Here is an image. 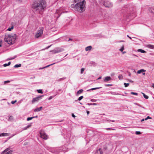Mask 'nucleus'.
Segmentation results:
<instances>
[{"label": "nucleus", "instance_id": "18", "mask_svg": "<svg viewBox=\"0 0 154 154\" xmlns=\"http://www.w3.org/2000/svg\"><path fill=\"white\" fill-rule=\"evenodd\" d=\"M137 51L140 52L142 53H145L146 52L144 50H143L142 49H138L137 50Z\"/></svg>", "mask_w": 154, "mask_h": 154}, {"label": "nucleus", "instance_id": "24", "mask_svg": "<svg viewBox=\"0 0 154 154\" xmlns=\"http://www.w3.org/2000/svg\"><path fill=\"white\" fill-rule=\"evenodd\" d=\"M142 94H143L144 98L146 99H147L149 97L148 96L146 95L144 93H142Z\"/></svg>", "mask_w": 154, "mask_h": 154}, {"label": "nucleus", "instance_id": "43", "mask_svg": "<svg viewBox=\"0 0 154 154\" xmlns=\"http://www.w3.org/2000/svg\"><path fill=\"white\" fill-rule=\"evenodd\" d=\"M152 85L151 86V87L154 88V83H152Z\"/></svg>", "mask_w": 154, "mask_h": 154}, {"label": "nucleus", "instance_id": "48", "mask_svg": "<svg viewBox=\"0 0 154 154\" xmlns=\"http://www.w3.org/2000/svg\"><path fill=\"white\" fill-rule=\"evenodd\" d=\"M2 136H3V137H4L5 136V133H2Z\"/></svg>", "mask_w": 154, "mask_h": 154}, {"label": "nucleus", "instance_id": "46", "mask_svg": "<svg viewBox=\"0 0 154 154\" xmlns=\"http://www.w3.org/2000/svg\"><path fill=\"white\" fill-rule=\"evenodd\" d=\"M111 85H112L111 84H107L106 85V86H111Z\"/></svg>", "mask_w": 154, "mask_h": 154}, {"label": "nucleus", "instance_id": "12", "mask_svg": "<svg viewBox=\"0 0 154 154\" xmlns=\"http://www.w3.org/2000/svg\"><path fill=\"white\" fill-rule=\"evenodd\" d=\"M146 47L149 48L151 49H154V45L149 44L147 45H146Z\"/></svg>", "mask_w": 154, "mask_h": 154}, {"label": "nucleus", "instance_id": "38", "mask_svg": "<svg viewBox=\"0 0 154 154\" xmlns=\"http://www.w3.org/2000/svg\"><path fill=\"white\" fill-rule=\"evenodd\" d=\"M16 102H17V100H14V101H11V103L12 104H14Z\"/></svg>", "mask_w": 154, "mask_h": 154}, {"label": "nucleus", "instance_id": "19", "mask_svg": "<svg viewBox=\"0 0 154 154\" xmlns=\"http://www.w3.org/2000/svg\"><path fill=\"white\" fill-rule=\"evenodd\" d=\"M31 126V124L28 125L26 127H25L23 128V130H26L28 128L30 127Z\"/></svg>", "mask_w": 154, "mask_h": 154}, {"label": "nucleus", "instance_id": "42", "mask_svg": "<svg viewBox=\"0 0 154 154\" xmlns=\"http://www.w3.org/2000/svg\"><path fill=\"white\" fill-rule=\"evenodd\" d=\"M106 129L107 130H114V129L111 128H106Z\"/></svg>", "mask_w": 154, "mask_h": 154}, {"label": "nucleus", "instance_id": "1", "mask_svg": "<svg viewBox=\"0 0 154 154\" xmlns=\"http://www.w3.org/2000/svg\"><path fill=\"white\" fill-rule=\"evenodd\" d=\"M46 7V2L43 0L35 1L32 5L34 11L40 14L42 13Z\"/></svg>", "mask_w": 154, "mask_h": 154}, {"label": "nucleus", "instance_id": "2", "mask_svg": "<svg viewBox=\"0 0 154 154\" xmlns=\"http://www.w3.org/2000/svg\"><path fill=\"white\" fill-rule=\"evenodd\" d=\"M74 2L76 3L75 5L73 4L71 5V6L72 8L75 7L79 12H82L85 10L86 2L84 0H74Z\"/></svg>", "mask_w": 154, "mask_h": 154}, {"label": "nucleus", "instance_id": "32", "mask_svg": "<svg viewBox=\"0 0 154 154\" xmlns=\"http://www.w3.org/2000/svg\"><path fill=\"white\" fill-rule=\"evenodd\" d=\"M14 28V27L13 26H12L11 27V28H9L8 29H7V30H8V31H11L12 29H13Z\"/></svg>", "mask_w": 154, "mask_h": 154}, {"label": "nucleus", "instance_id": "33", "mask_svg": "<svg viewBox=\"0 0 154 154\" xmlns=\"http://www.w3.org/2000/svg\"><path fill=\"white\" fill-rule=\"evenodd\" d=\"M124 85H125V87H127L129 85V83H124Z\"/></svg>", "mask_w": 154, "mask_h": 154}, {"label": "nucleus", "instance_id": "36", "mask_svg": "<svg viewBox=\"0 0 154 154\" xmlns=\"http://www.w3.org/2000/svg\"><path fill=\"white\" fill-rule=\"evenodd\" d=\"M131 94L133 95H138V94L137 93L134 92H131Z\"/></svg>", "mask_w": 154, "mask_h": 154}, {"label": "nucleus", "instance_id": "29", "mask_svg": "<svg viewBox=\"0 0 154 154\" xmlns=\"http://www.w3.org/2000/svg\"><path fill=\"white\" fill-rule=\"evenodd\" d=\"M109 93L111 94H112L113 95H119V94L118 93H116L115 92H110Z\"/></svg>", "mask_w": 154, "mask_h": 154}, {"label": "nucleus", "instance_id": "61", "mask_svg": "<svg viewBox=\"0 0 154 154\" xmlns=\"http://www.w3.org/2000/svg\"><path fill=\"white\" fill-rule=\"evenodd\" d=\"M144 120H145L144 119H143L141 120V122L143 121Z\"/></svg>", "mask_w": 154, "mask_h": 154}, {"label": "nucleus", "instance_id": "59", "mask_svg": "<svg viewBox=\"0 0 154 154\" xmlns=\"http://www.w3.org/2000/svg\"><path fill=\"white\" fill-rule=\"evenodd\" d=\"M125 42V41L123 40H121V41H119V42Z\"/></svg>", "mask_w": 154, "mask_h": 154}, {"label": "nucleus", "instance_id": "28", "mask_svg": "<svg viewBox=\"0 0 154 154\" xmlns=\"http://www.w3.org/2000/svg\"><path fill=\"white\" fill-rule=\"evenodd\" d=\"M118 78L120 80H121L123 79V77L122 75H119L118 76Z\"/></svg>", "mask_w": 154, "mask_h": 154}, {"label": "nucleus", "instance_id": "3", "mask_svg": "<svg viewBox=\"0 0 154 154\" xmlns=\"http://www.w3.org/2000/svg\"><path fill=\"white\" fill-rule=\"evenodd\" d=\"M16 39V36L15 35H12L11 34H8L5 35L4 40L9 45H11L14 43Z\"/></svg>", "mask_w": 154, "mask_h": 154}, {"label": "nucleus", "instance_id": "6", "mask_svg": "<svg viewBox=\"0 0 154 154\" xmlns=\"http://www.w3.org/2000/svg\"><path fill=\"white\" fill-rule=\"evenodd\" d=\"M43 29L41 28L39 30H38L35 35V37L36 38H38L40 37L43 33Z\"/></svg>", "mask_w": 154, "mask_h": 154}, {"label": "nucleus", "instance_id": "53", "mask_svg": "<svg viewBox=\"0 0 154 154\" xmlns=\"http://www.w3.org/2000/svg\"><path fill=\"white\" fill-rule=\"evenodd\" d=\"M101 76H100L99 77L98 79H97L98 80H99V79H101Z\"/></svg>", "mask_w": 154, "mask_h": 154}, {"label": "nucleus", "instance_id": "25", "mask_svg": "<svg viewBox=\"0 0 154 154\" xmlns=\"http://www.w3.org/2000/svg\"><path fill=\"white\" fill-rule=\"evenodd\" d=\"M149 11L151 13H154V8H151L149 9Z\"/></svg>", "mask_w": 154, "mask_h": 154}, {"label": "nucleus", "instance_id": "44", "mask_svg": "<svg viewBox=\"0 0 154 154\" xmlns=\"http://www.w3.org/2000/svg\"><path fill=\"white\" fill-rule=\"evenodd\" d=\"M51 46V45L49 46H48L47 47H46L45 49H48V48H49Z\"/></svg>", "mask_w": 154, "mask_h": 154}, {"label": "nucleus", "instance_id": "15", "mask_svg": "<svg viewBox=\"0 0 154 154\" xmlns=\"http://www.w3.org/2000/svg\"><path fill=\"white\" fill-rule=\"evenodd\" d=\"M42 106L40 107L39 108H37L34 110V111L35 112L40 111L42 110Z\"/></svg>", "mask_w": 154, "mask_h": 154}, {"label": "nucleus", "instance_id": "20", "mask_svg": "<svg viewBox=\"0 0 154 154\" xmlns=\"http://www.w3.org/2000/svg\"><path fill=\"white\" fill-rule=\"evenodd\" d=\"M101 88V87H97V88H91L90 89L88 90L87 91H90V90H94L97 89H100Z\"/></svg>", "mask_w": 154, "mask_h": 154}, {"label": "nucleus", "instance_id": "31", "mask_svg": "<svg viewBox=\"0 0 154 154\" xmlns=\"http://www.w3.org/2000/svg\"><path fill=\"white\" fill-rule=\"evenodd\" d=\"M55 63H53L51 64H50V65H48V66H45L44 67H43V68H46L48 67H49V66H51V65H54V64H55Z\"/></svg>", "mask_w": 154, "mask_h": 154}, {"label": "nucleus", "instance_id": "41", "mask_svg": "<svg viewBox=\"0 0 154 154\" xmlns=\"http://www.w3.org/2000/svg\"><path fill=\"white\" fill-rule=\"evenodd\" d=\"M54 97V96H50V97H49L48 98V99L49 100H50L52 98H53Z\"/></svg>", "mask_w": 154, "mask_h": 154}, {"label": "nucleus", "instance_id": "47", "mask_svg": "<svg viewBox=\"0 0 154 154\" xmlns=\"http://www.w3.org/2000/svg\"><path fill=\"white\" fill-rule=\"evenodd\" d=\"M126 53V52L124 51H122V54H123L125 53Z\"/></svg>", "mask_w": 154, "mask_h": 154}, {"label": "nucleus", "instance_id": "63", "mask_svg": "<svg viewBox=\"0 0 154 154\" xmlns=\"http://www.w3.org/2000/svg\"><path fill=\"white\" fill-rule=\"evenodd\" d=\"M71 40H72V39L71 38H69L68 41H70Z\"/></svg>", "mask_w": 154, "mask_h": 154}, {"label": "nucleus", "instance_id": "62", "mask_svg": "<svg viewBox=\"0 0 154 154\" xmlns=\"http://www.w3.org/2000/svg\"><path fill=\"white\" fill-rule=\"evenodd\" d=\"M15 135V134H14L12 136H11V137H9V138H10L11 137H13V136H14Z\"/></svg>", "mask_w": 154, "mask_h": 154}, {"label": "nucleus", "instance_id": "10", "mask_svg": "<svg viewBox=\"0 0 154 154\" xmlns=\"http://www.w3.org/2000/svg\"><path fill=\"white\" fill-rule=\"evenodd\" d=\"M62 13L63 12L61 11V9L57 10L55 14V16L58 18L60 16V14Z\"/></svg>", "mask_w": 154, "mask_h": 154}, {"label": "nucleus", "instance_id": "55", "mask_svg": "<svg viewBox=\"0 0 154 154\" xmlns=\"http://www.w3.org/2000/svg\"><path fill=\"white\" fill-rule=\"evenodd\" d=\"M45 69V68H43V67H42V68H40L39 69Z\"/></svg>", "mask_w": 154, "mask_h": 154}, {"label": "nucleus", "instance_id": "11", "mask_svg": "<svg viewBox=\"0 0 154 154\" xmlns=\"http://www.w3.org/2000/svg\"><path fill=\"white\" fill-rule=\"evenodd\" d=\"M95 154H103V152L102 149L101 148L97 150L95 152Z\"/></svg>", "mask_w": 154, "mask_h": 154}, {"label": "nucleus", "instance_id": "7", "mask_svg": "<svg viewBox=\"0 0 154 154\" xmlns=\"http://www.w3.org/2000/svg\"><path fill=\"white\" fill-rule=\"evenodd\" d=\"M40 134L41 137L45 140H46L48 138V136L44 131H40Z\"/></svg>", "mask_w": 154, "mask_h": 154}, {"label": "nucleus", "instance_id": "64", "mask_svg": "<svg viewBox=\"0 0 154 154\" xmlns=\"http://www.w3.org/2000/svg\"><path fill=\"white\" fill-rule=\"evenodd\" d=\"M63 79V78H61V79H60L59 80V81H60L61 80H62Z\"/></svg>", "mask_w": 154, "mask_h": 154}, {"label": "nucleus", "instance_id": "35", "mask_svg": "<svg viewBox=\"0 0 154 154\" xmlns=\"http://www.w3.org/2000/svg\"><path fill=\"white\" fill-rule=\"evenodd\" d=\"M135 134L137 135H139L141 134V133L140 131H136L135 132Z\"/></svg>", "mask_w": 154, "mask_h": 154}, {"label": "nucleus", "instance_id": "49", "mask_svg": "<svg viewBox=\"0 0 154 154\" xmlns=\"http://www.w3.org/2000/svg\"><path fill=\"white\" fill-rule=\"evenodd\" d=\"M13 119V117L11 116H10L9 118V119Z\"/></svg>", "mask_w": 154, "mask_h": 154}, {"label": "nucleus", "instance_id": "54", "mask_svg": "<svg viewBox=\"0 0 154 154\" xmlns=\"http://www.w3.org/2000/svg\"><path fill=\"white\" fill-rule=\"evenodd\" d=\"M133 56H136V57H138V56H137V55H135V54H133Z\"/></svg>", "mask_w": 154, "mask_h": 154}, {"label": "nucleus", "instance_id": "37", "mask_svg": "<svg viewBox=\"0 0 154 154\" xmlns=\"http://www.w3.org/2000/svg\"><path fill=\"white\" fill-rule=\"evenodd\" d=\"M83 98V96H82L79 97L78 99V100L79 101L81 100Z\"/></svg>", "mask_w": 154, "mask_h": 154}, {"label": "nucleus", "instance_id": "9", "mask_svg": "<svg viewBox=\"0 0 154 154\" xmlns=\"http://www.w3.org/2000/svg\"><path fill=\"white\" fill-rule=\"evenodd\" d=\"M44 95L39 96L37 97L34 98L32 100V103H34L38 101L40 99H41L42 97H43Z\"/></svg>", "mask_w": 154, "mask_h": 154}, {"label": "nucleus", "instance_id": "56", "mask_svg": "<svg viewBox=\"0 0 154 154\" xmlns=\"http://www.w3.org/2000/svg\"><path fill=\"white\" fill-rule=\"evenodd\" d=\"M127 36L129 38H130V39H131V38L128 35H127Z\"/></svg>", "mask_w": 154, "mask_h": 154}, {"label": "nucleus", "instance_id": "34", "mask_svg": "<svg viewBox=\"0 0 154 154\" xmlns=\"http://www.w3.org/2000/svg\"><path fill=\"white\" fill-rule=\"evenodd\" d=\"M85 70L84 68H82L81 69V74H82L83 72Z\"/></svg>", "mask_w": 154, "mask_h": 154}, {"label": "nucleus", "instance_id": "45", "mask_svg": "<svg viewBox=\"0 0 154 154\" xmlns=\"http://www.w3.org/2000/svg\"><path fill=\"white\" fill-rule=\"evenodd\" d=\"M14 58H15V57H14V58H8V60H12V59H14Z\"/></svg>", "mask_w": 154, "mask_h": 154}, {"label": "nucleus", "instance_id": "26", "mask_svg": "<svg viewBox=\"0 0 154 154\" xmlns=\"http://www.w3.org/2000/svg\"><path fill=\"white\" fill-rule=\"evenodd\" d=\"M124 49V45H122L119 50L121 52H122Z\"/></svg>", "mask_w": 154, "mask_h": 154}, {"label": "nucleus", "instance_id": "5", "mask_svg": "<svg viewBox=\"0 0 154 154\" xmlns=\"http://www.w3.org/2000/svg\"><path fill=\"white\" fill-rule=\"evenodd\" d=\"M64 49L62 48L57 47L55 48L54 50L51 51L53 53L55 54L62 52L64 51Z\"/></svg>", "mask_w": 154, "mask_h": 154}, {"label": "nucleus", "instance_id": "27", "mask_svg": "<svg viewBox=\"0 0 154 154\" xmlns=\"http://www.w3.org/2000/svg\"><path fill=\"white\" fill-rule=\"evenodd\" d=\"M37 91L38 93L41 94L43 93V92L42 91V89L37 90Z\"/></svg>", "mask_w": 154, "mask_h": 154}, {"label": "nucleus", "instance_id": "4", "mask_svg": "<svg viewBox=\"0 0 154 154\" xmlns=\"http://www.w3.org/2000/svg\"><path fill=\"white\" fill-rule=\"evenodd\" d=\"M101 2L106 7H111L112 5V4L108 0H102Z\"/></svg>", "mask_w": 154, "mask_h": 154}, {"label": "nucleus", "instance_id": "21", "mask_svg": "<svg viewBox=\"0 0 154 154\" xmlns=\"http://www.w3.org/2000/svg\"><path fill=\"white\" fill-rule=\"evenodd\" d=\"M21 64H16L15 65L14 67V68H17L21 67Z\"/></svg>", "mask_w": 154, "mask_h": 154}, {"label": "nucleus", "instance_id": "39", "mask_svg": "<svg viewBox=\"0 0 154 154\" xmlns=\"http://www.w3.org/2000/svg\"><path fill=\"white\" fill-rule=\"evenodd\" d=\"M151 118L149 116H148L145 119V120H146L148 119H151Z\"/></svg>", "mask_w": 154, "mask_h": 154}, {"label": "nucleus", "instance_id": "23", "mask_svg": "<svg viewBox=\"0 0 154 154\" xmlns=\"http://www.w3.org/2000/svg\"><path fill=\"white\" fill-rule=\"evenodd\" d=\"M60 151H57V150H56L54 152V153H58L60 151H65V150H64L63 149H60Z\"/></svg>", "mask_w": 154, "mask_h": 154}, {"label": "nucleus", "instance_id": "14", "mask_svg": "<svg viewBox=\"0 0 154 154\" xmlns=\"http://www.w3.org/2000/svg\"><path fill=\"white\" fill-rule=\"evenodd\" d=\"M92 47L91 46H88L86 47L85 50L86 51H90L92 49Z\"/></svg>", "mask_w": 154, "mask_h": 154}, {"label": "nucleus", "instance_id": "30", "mask_svg": "<svg viewBox=\"0 0 154 154\" xmlns=\"http://www.w3.org/2000/svg\"><path fill=\"white\" fill-rule=\"evenodd\" d=\"M34 118V117H28L27 119V121H30V120H32V119H33Z\"/></svg>", "mask_w": 154, "mask_h": 154}, {"label": "nucleus", "instance_id": "51", "mask_svg": "<svg viewBox=\"0 0 154 154\" xmlns=\"http://www.w3.org/2000/svg\"><path fill=\"white\" fill-rule=\"evenodd\" d=\"M2 41H0V47H1L2 46L1 44H2Z\"/></svg>", "mask_w": 154, "mask_h": 154}, {"label": "nucleus", "instance_id": "58", "mask_svg": "<svg viewBox=\"0 0 154 154\" xmlns=\"http://www.w3.org/2000/svg\"><path fill=\"white\" fill-rule=\"evenodd\" d=\"M10 82V81H6L5 82H7V83L9 82Z\"/></svg>", "mask_w": 154, "mask_h": 154}, {"label": "nucleus", "instance_id": "57", "mask_svg": "<svg viewBox=\"0 0 154 154\" xmlns=\"http://www.w3.org/2000/svg\"><path fill=\"white\" fill-rule=\"evenodd\" d=\"M128 81L131 82H133V81H132L131 80H129Z\"/></svg>", "mask_w": 154, "mask_h": 154}, {"label": "nucleus", "instance_id": "52", "mask_svg": "<svg viewBox=\"0 0 154 154\" xmlns=\"http://www.w3.org/2000/svg\"><path fill=\"white\" fill-rule=\"evenodd\" d=\"M107 122H110L111 121V120H107Z\"/></svg>", "mask_w": 154, "mask_h": 154}, {"label": "nucleus", "instance_id": "13", "mask_svg": "<svg viewBox=\"0 0 154 154\" xmlns=\"http://www.w3.org/2000/svg\"><path fill=\"white\" fill-rule=\"evenodd\" d=\"M111 79V78L109 76H106L104 78V81L105 82H107L109 80Z\"/></svg>", "mask_w": 154, "mask_h": 154}, {"label": "nucleus", "instance_id": "22", "mask_svg": "<svg viewBox=\"0 0 154 154\" xmlns=\"http://www.w3.org/2000/svg\"><path fill=\"white\" fill-rule=\"evenodd\" d=\"M11 62H9L8 63H5L3 65V66L4 67H6L7 66H8L11 64Z\"/></svg>", "mask_w": 154, "mask_h": 154}, {"label": "nucleus", "instance_id": "60", "mask_svg": "<svg viewBox=\"0 0 154 154\" xmlns=\"http://www.w3.org/2000/svg\"><path fill=\"white\" fill-rule=\"evenodd\" d=\"M87 114L88 115L89 113V111H87Z\"/></svg>", "mask_w": 154, "mask_h": 154}, {"label": "nucleus", "instance_id": "16", "mask_svg": "<svg viewBox=\"0 0 154 154\" xmlns=\"http://www.w3.org/2000/svg\"><path fill=\"white\" fill-rule=\"evenodd\" d=\"M83 89H80L76 93V95H78L79 94H81L83 92Z\"/></svg>", "mask_w": 154, "mask_h": 154}, {"label": "nucleus", "instance_id": "50", "mask_svg": "<svg viewBox=\"0 0 154 154\" xmlns=\"http://www.w3.org/2000/svg\"><path fill=\"white\" fill-rule=\"evenodd\" d=\"M72 115L73 117H75V116L73 114H72Z\"/></svg>", "mask_w": 154, "mask_h": 154}, {"label": "nucleus", "instance_id": "17", "mask_svg": "<svg viewBox=\"0 0 154 154\" xmlns=\"http://www.w3.org/2000/svg\"><path fill=\"white\" fill-rule=\"evenodd\" d=\"M146 71V70L143 69H141L140 70H138L137 72V73L138 74H140L142 72H145Z\"/></svg>", "mask_w": 154, "mask_h": 154}, {"label": "nucleus", "instance_id": "8", "mask_svg": "<svg viewBox=\"0 0 154 154\" xmlns=\"http://www.w3.org/2000/svg\"><path fill=\"white\" fill-rule=\"evenodd\" d=\"M10 149V148L6 149L4 151L2 152L1 154H4L5 152H6L5 154H11L13 151L12 150L9 151Z\"/></svg>", "mask_w": 154, "mask_h": 154}, {"label": "nucleus", "instance_id": "40", "mask_svg": "<svg viewBox=\"0 0 154 154\" xmlns=\"http://www.w3.org/2000/svg\"><path fill=\"white\" fill-rule=\"evenodd\" d=\"M9 135V134L8 133H5V136H8Z\"/></svg>", "mask_w": 154, "mask_h": 154}]
</instances>
